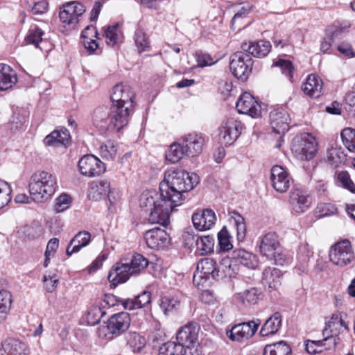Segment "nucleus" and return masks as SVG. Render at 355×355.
<instances>
[{"mask_svg":"<svg viewBox=\"0 0 355 355\" xmlns=\"http://www.w3.org/2000/svg\"><path fill=\"white\" fill-rule=\"evenodd\" d=\"M199 183L197 174L189 173L183 170L170 169L160 183V198L153 197L141 199V207L150 208L148 220L150 223H158L166 226L169 223L170 214L175 208L182 204L185 194Z\"/></svg>","mask_w":355,"mask_h":355,"instance_id":"f257e3e1","label":"nucleus"},{"mask_svg":"<svg viewBox=\"0 0 355 355\" xmlns=\"http://www.w3.org/2000/svg\"><path fill=\"white\" fill-rule=\"evenodd\" d=\"M134 97L135 93L128 85L117 84L113 87L110 96L111 125L122 129L128 124Z\"/></svg>","mask_w":355,"mask_h":355,"instance_id":"f03ea898","label":"nucleus"},{"mask_svg":"<svg viewBox=\"0 0 355 355\" xmlns=\"http://www.w3.org/2000/svg\"><path fill=\"white\" fill-rule=\"evenodd\" d=\"M148 260L141 254H134L130 263H117L110 270L109 281L114 285L124 283L131 276L141 273L148 266Z\"/></svg>","mask_w":355,"mask_h":355,"instance_id":"7ed1b4c3","label":"nucleus"},{"mask_svg":"<svg viewBox=\"0 0 355 355\" xmlns=\"http://www.w3.org/2000/svg\"><path fill=\"white\" fill-rule=\"evenodd\" d=\"M29 192L32 199L42 202L49 199L57 188L56 178L46 171H37L30 178Z\"/></svg>","mask_w":355,"mask_h":355,"instance_id":"20e7f679","label":"nucleus"},{"mask_svg":"<svg viewBox=\"0 0 355 355\" xmlns=\"http://www.w3.org/2000/svg\"><path fill=\"white\" fill-rule=\"evenodd\" d=\"M220 268L213 258L205 257L198 261L196 272L193 275V284L198 288L206 287L210 279L218 280L221 277Z\"/></svg>","mask_w":355,"mask_h":355,"instance_id":"39448f33","label":"nucleus"},{"mask_svg":"<svg viewBox=\"0 0 355 355\" xmlns=\"http://www.w3.org/2000/svg\"><path fill=\"white\" fill-rule=\"evenodd\" d=\"M259 252L269 260H273L277 265H284L286 259L282 252L277 236L274 233H268L261 239Z\"/></svg>","mask_w":355,"mask_h":355,"instance_id":"423d86ee","label":"nucleus"},{"mask_svg":"<svg viewBox=\"0 0 355 355\" xmlns=\"http://www.w3.org/2000/svg\"><path fill=\"white\" fill-rule=\"evenodd\" d=\"M230 69L236 78L242 81L246 80L252 69L250 55L243 51L234 53L230 58Z\"/></svg>","mask_w":355,"mask_h":355,"instance_id":"0eeeda50","label":"nucleus"},{"mask_svg":"<svg viewBox=\"0 0 355 355\" xmlns=\"http://www.w3.org/2000/svg\"><path fill=\"white\" fill-rule=\"evenodd\" d=\"M329 257L331 262L339 267L348 266L354 261V253L348 240L338 242L332 246Z\"/></svg>","mask_w":355,"mask_h":355,"instance_id":"6e6552de","label":"nucleus"},{"mask_svg":"<svg viewBox=\"0 0 355 355\" xmlns=\"http://www.w3.org/2000/svg\"><path fill=\"white\" fill-rule=\"evenodd\" d=\"M242 128V123L234 118L223 122L218 129L220 143L225 146L232 144L240 135Z\"/></svg>","mask_w":355,"mask_h":355,"instance_id":"1a4fd4ad","label":"nucleus"},{"mask_svg":"<svg viewBox=\"0 0 355 355\" xmlns=\"http://www.w3.org/2000/svg\"><path fill=\"white\" fill-rule=\"evenodd\" d=\"M81 174L88 177L98 176L105 171V164L92 155L83 156L78 162Z\"/></svg>","mask_w":355,"mask_h":355,"instance_id":"9d476101","label":"nucleus"},{"mask_svg":"<svg viewBox=\"0 0 355 355\" xmlns=\"http://www.w3.org/2000/svg\"><path fill=\"white\" fill-rule=\"evenodd\" d=\"M259 325V320L240 323L227 331L226 335L232 341H241L243 338L248 339L255 334Z\"/></svg>","mask_w":355,"mask_h":355,"instance_id":"9b49d317","label":"nucleus"},{"mask_svg":"<svg viewBox=\"0 0 355 355\" xmlns=\"http://www.w3.org/2000/svg\"><path fill=\"white\" fill-rule=\"evenodd\" d=\"M292 150L301 159L310 160L317 151L316 143L312 137L295 138L293 142Z\"/></svg>","mask_w":355,"mask_h":355,"instance_id":"f8f14e48","label":"nucleus"},{"mask_svg":"<svg viewBox=\"0 0 355 355\" xmlns=\"http://www.w3.org/2000/svg\"><path fill=\"white\" fill-rule=\"evenodd\" d=\"M291 178L287 171L281 166L275 165L270 170V182L272 188L279 193L288 191Z\"/></svg>","mask_w":355,"mask_h":355,"instance_id":"ddd939ff","label":"nucleus"},{"mask_svg":"<svg viewBox=\"0 0 355 355\" xmlns=\"http://www.w3.org/2000/svg\"><path fill=\"white\" fill-rule=\"evenodd\" d=\"M200 326L196 322H189L177 333L176 340L185 348H191L198 340Z\"/></svg>","mask_w":355,"mask_h":355,"instance_id":"4468645a","label":"nucleus"},{"mask_svg":"<svg viewBox=\"0 0 355 355\" xmlns=\"http://www.w3.org/2000/svg\"><path fill=\"white\" fill-rule=\"evenodd\" d=\"M180 141L184 145L187 156H196L202 151L205 142V137L201 133L192 132L182 136Z\"/></svg>","mask_w":355,"mask_h":355,"instance_id":"2eb2a0df","label":"nucleus"},{"mask_svg":"<svg viewBox=\"0 0 355 355\" xmlns=\"http://www.w3.org/2000/svg\"><path fill=\"white\" fill-rule=\"evenodd\" d=\"M144 239L148 248L156 250L164 248L170 243V237L167 232L159 227L146 231Z\"/></svg>","mask_w":355,"mask_h":355,"instance_id":"dca6fc26","label":"nucleus"},{"mask_svg":"<svg viewBox=\"0 0 355 355\" xmlns=\"http://www.w3.org/2000/svg\"><path fill=\"white\" fill-rule=\"evenodd\" d=\"M289 202L294 211L302 214L310 207L312 198L304 190L293 189L290 192Z\"/></svg>","mask_w":355,"mask_h":355,"instance_id":"f3484780","label":"nucleus"},{"mask_svg":"<svg viewBox=\"0 0 355 355\" xmlns=\"http://www.w3.org/2000/svg\"><path fill=\"white\" fill-rule=\"evenodd\" d=\"M270 125L272 131L278 135H284L289 129L291 121L288 113L283 108L273 110L270 113Z\"/></svg>","mask_w":355,"mask_h":355,"instance_id":"a211bd4d","label":"nucleus"},{"mask_svg":"<svg viewBox=\"0 0 355 355\" xmlns=\"http://www.w3.org/2000/svg\"><path fill=\"white\" fill-rule=\"evenodd\" d=\"M130 324V315L126 312H120L112 315L107 323L108 333L118 336L126 331Z\"/></svg>","mask_w":355,"mask_h":355,"instance_id":"6ab92c4d","label":"nucleus"},{"mask_svg":"<svg viewBox=\"0 0 355 355\" xmlns=\"http://www.w3.org/2000/svg\"><path fill=\"white\" fill-rule=\"evenodd\" d=\"M187 241L186 245L193 247L195 245L199 250L200 254H207L214 250V238L213 236H198L189 234L184 236Z\"/></svg>","mask_w":355,"mask_h":355,"instance_id":"aec40b11","label":"nucleus"},{"mask_svg":"<svg viewBox=\"0 0 355 355\" xmlns=\"http://www.w3.org/2000/svg\"><path fill=\"white\" fill-rule=\"evenodd\" d=\"M236 108L240 114L257 117L260 114V105L248 92L243 93L237 101Z\"/></svg>","mask_w":355,"mask_h":355,"instance_id":"412c9836","label":"nucleus"},{"mask_svg":"<svg viewBox=\"0 0 355 355\" xmlns=\"http://www.w3.org/2000/svg\"><path fill=\"white\" fill-rule=\"evenodd\" d=\"M215 212L211 209H205L192 216V222L196 229L200 231L210 230L216 223Z\"/></svg>","mask_w":355,"mask_h":355,"instance_id":"4be33fe9","label":"nucleus"},{"mask_svg":"<svg viewBox=\"0 0 355 355\" xmlns=\"http://www.w3.org/2000/svg\"><path fill=\"white\" fill-rule=\"evenodd\" d=\"M28 347L24 342L9 338L1 343L0 355H28Z\"/></svg>","mask_w":355,"mask_h":355,"instance_id":"5701e85b","label":"nucleus"},{"mask_svg":"<svg viewBox=\"0 0 355 355\" xmlns=\"http://www.w3.org/2000/svg\"><path fill=\"white\" fill-rule=\"evenodd\" d=\"M282 271L276 268L268 267L262 272L261 282L269 292L277 290L281 285Z\"/></svg>","mask_w":355,"mask_h":355,"instance_id":"b1692460","label":"nucleus"},{"mask_svg":"<svg viewBox=\"0 0 355 355\" xmlns=\"http://www.w3.org/2000/svg\"><path fill=\"white\" fill-rule=\"evenodd\" d=\"M243 51L248 52L250 55L261 58L266 56L271 49L270 42L259 40L254 42L243 43L241 46Z\"/></svg>","mask_w":355,"mask_h":355,"instance_id":"393cba45","label":"nucleus"},{"mask_svg":"<svg viewBox=\"0 0 355 355\" xmlns=\"http://www.w3.org/2000/svg\"><path fill=\"white\" fill-rule=\"evenodd\" d=\"M111 108L110 111L105 107H99L94 112L93 121L94 124L101 129L116 130L119 131L121 129L111 125Z\"/></svg>","mask_w":355,"mask_h":355,"instance_id":"a878e982","label":"nucleus"},{"mask_svg":"<svg viewBox=\"0 0 355 355\" xmlns=\"http://www.w3.org/2000/svg\"><path fill=\"white\" fill-rule=\"evenodd\" d=\"M322 89V81L315 74H310L306 79V81L302 85V90L306 95L318 98L321 95Z\"/></svg>","mask_w":355,"mask_h":355,"instance_id":"bb28decb","label":"nucleus"},{"mask_svg":"<svg viewBox=\"0 0 355 355\" xmlns=\"http://www.w3.org/2000/svg\"><path fill=\"white\" fill-rule=\"evenodd\" d=\"M17 82L16 72L8 64L0 63V90H8Z\"/></svg>","mask_w":355,"mask_h":355,"instance_id":"cd10ccee","label":"nucleus"},{"mask_svg":"<svg viewBox=\"0 0 355 355\" xmlns=\"http://www.w3.org/2000/svg\"><path fill=\"white\" fill-rule=\"evenodd\" d=\"M71 138L69 132L65 128L60 130H55L48 135L44 139L45 145L49 146H58L62 145L67 146Z\"/></svg>","mask_w":355,"mask_h":355,"instance_id":"c85d7f7f","label":"nucleus"},{"mask_svg":"<svg viewBox=\"0 0 355 355\" xmlns=\"http://www.w3.org/2000/svg\"><path fill=\"white\" fill-rule=\"evenodd\" d=\"M91 239V234L89 232L81 231L77 233L71 240L67 248V254L71 256L73 253L78 252L83 247L87 246Z\"/></svg>","mask_w":355,"mask_h":355,"instance_id":"c756f323","label":"nucleus"},{"mask_svg":"<svg viewBox=\"0 0 355 355\" xmlns=\"http://www.w3.org/2000/svg\"><path fill=\"white\" fill-rule=\"evenodd\" d=\"M232 259L235 264H241L248 268L254 269L258 264L256 257L243 249L235 250L232 253Z\"/></svg>","mask_w":355,"mask_h":355,"instance_id":"7c9ffc66","label":"nucleus"},{"mask_svg":"<svg viewBox=\"0 0 355 355\" xmlns=\"http://www.w3.org/2000/svg\"><path fill=\"white\" fill-rule=\"evenodd\" d=\"M282 315L275 312L271 315L262 326L259 334L264 337L276 334L282 326Z\"/></svg>","mask_w":355,"mask_h":355,"instance_id":"2f4dec72","label":"nucleus"},{"mask_svg":"<svg viewBox=\"0 0 355 355\" xmlns=\"http://www.w3.org/2000/svg\"><path fill=\"white\" fill-rule=\"evenodd\" d=\"M110 182L107 180H101L91 184L88 197L93 200H98L103 197L107 196L110 191Z\"/></svg>","mask_w":355,"mask_h":355,"instance_id":"473e14b6","label":"nucleus"},{"mask_svg":"<svg viewBox=\"0 0 355 355\" xmlns=\"http://www.w3.org/2000/svg\"><path fill=\"white\" fill-rule=\"evenodd\" d=\"M13 302L11 293L7 290L0 291V323L5 321L11 310Z\"/></svg>","mask_w":355,"mask_h":355,"instance_id":"72a5a7b5","label":"nucleus"},{"mask_svg":"<svg viewBox=\"0 0 355 355\" xmlns=\"http://www.w3.org/2000/svg\"><path fill=\"white\" fill-rule=\"evenodd\" d=\"M184 155L187 156L185 148L179 139L170 146L166 153V159L171 163H176Z\"/></svg>","mask_w":355,"mask_h":355,"instance_id":"f704fd0d","label":"nucleus"},{"mask_svg":"<svg viewBox=\"0 0 355 355\" xmlns=\"http://www.w3.org/2000/svg\"><path fill=\"white\" fill-rule=\"evenodd\" d=\"M125 338L127 345L134 353L139 352L146 344L145 338L137 332H128Z\"/></svg>","mask_w":355,"mask_h":355,"instance_id":"c9c22d12","label":"nucleus"},{"mask_svg":"<svg viewBox=\"0 0 355 355\" xmlns=\"http://www.w3.org/2000/svg\"><path fill=\"white\" fill-rule=\"evenodd\" d=\"M291 353V347L284 341L267 345L263 351V355H290Z\"/></svg>","mask_w":355,"mask_h":355,"instance_id":"e433bc0d","label":"nucleus"},{"mask_svg":"<svg viewBox=\"0 0 355 355\" xmlns=\"http://www.w3.org/2000/svg\"><path fill=\"white\" fill-rule=\"evenodd\" d=\"M238 299L244 304L250 305L257 303L261 295V291L252 287L237 294Z\"/></svg>","mask_w":355,"mask_h":355,"instance_id":"4c0bfd02","label":"nucleus"},{"mask_svg":"<svg viewBox=\"0 0 355 355\" xmlns=\"http://www.w3.org/2000/svg\"><path fill=\"white\" fill-rule=\"evenodd\" d=\"M159 355H185L186 348L180 343L167 342L164 343L159 349Z\"/></svg>","mask_w":355,"mask_h":355,"instance_id":"58836bf2","label":"nucleus"},{"mask_svg":"<svg viewBox=\"0 0 355 355\" xmlns=\"http://www.w3.org/2000/svg\"><path fill=\"white\" fill-rule=\"evenodd\" d=\"M180 300L172 296H164L160 300L159 306L166 315L172 314L180 308Z\"/></svg>","mask_w":355,"mask_h":355,"instance_id":"ea45409f","label":"nucleus"},{"mask_svg":"<svg viewBox=\"0 0 355 355\" xmlns=\"http://www.w3.org/2000/svg\"><path fill=\"white\" fill-rule=\"evenodd\" d=\"M44 31L37 26H31L28 30V34L25 37V42L28 44H33L35 47H39V44L42 41Z\"/></svg>","mask_w":355,"mask_h":355,"instance_id":"a19ab883","label":"nucleus"},{"mask_svg":"<svg viewBox=\"0 0 355 355\" xmlns=\"http://www.w3.org/2000/svg\"><path fill=\"white\" fill-rule=\"evenodd\" d=\"M60 20L68 25L78 23L77 17L75 15L74 10L70 2L63 6V10L59 13Z\"/></svg>","mask_w":355,"mask_h":355,"instance_id":"79ce46f5","label":"nucleus"},{"mask_svg":"<svg viewBox=\"0 0 355 355\" xmlns=\"http://www.w3.org/2000/svg\"><path fill=\"white\" fill-rule=\"evenodd\" d=\"M341 139L346 148L355 153V129L346 128L341 132Z\"/></svg>","mask_w":355,"mask_h":355,"instance_id":"37998d69","label":"nucleus"},{"mask_svg":"<svg viewBox=\"0 0 355 355\" xmlns=\"http://www.w3.org/2000/svg\"><path fill=\"white\" fill-rule=\"evenodd\" d=\"M324 338L320 340L321 343V347L323 350H330L334 349L335 347L339 343L340 338L337 336L336 332H330V329L327 331L325 336H323Z\"/></svg>","mask_w":355,"mask_h":355,"instance_id":"c03bdc74","label":"nucleus"},{"mask_svg":"<svg viewBox=\"0 0 355 355\" xmlns=\"http://www.w3.org/2000/svg\"><path fill=\"white\" fill-rule=\"evenodd\" d=\"M232 218L234 220L237 232V239L239 241H243L246 234V225L243 217L238 212L234 211L232 213Z\"/></svg>","mask_w":355,"mask_h":355,"instance_id":"a18cd8bd","label":"nucleus"},{"mask_svg":"<svg viewBox=\"0 0 355 355\" xmlns=\"http://www.w3.org/2000/svg\"><path fill=\"white\" fill-rule=\"evenodd\" d=\"M346 159V155L340 148H331L328 151V161L330 164L337 166Z\"/></svg>","mask_w":355,"mask_h":355,"instance_id":"49530a36","label":"nucleus"},{"mask_svg":"<svg viewBox=\"0 0 355 355\" xmlns=\"http://www.w3.org/2000/svg\"><path fill=\"white\" fill-rule=\"evenodd\" d=\"M339 327H344L348 329L347 324L341 318H339L337 315H333L331 319L326 323L325 327L322 331V336H325L329 329H330L331 333L336 332Z\"/></svg>","mask_w":355,"mask_h":355,"instance_id":"de8ad7c7","label":"nucleus"},{"mask_svg":"<svg viewBox=\"0 0 355 355\" xmlns=\"http://www.w3.org/2000/svg\"><path fill=\"white\" fill-rule=\"evenodd\" d=\"M339 327H344L348 329L347 324L341 318H339L337 315H333L331 319L326 323L325 327L322 331V336H325L329 329H330L331 333L336 332Z\"/></svg>","mask_w":355,"mask_h":355,"instance_id":"09e8293b","label":"nucleus"},{"mask_svg":"<svg viewBox=\"0 0 355 355\" xmlns=\"http://www.w3.org/2000/svg\"><path fill=\"white\" fill-rule=\"evenodd\" d=\"M117 153V148L112 141H107L100 147V154L103 159H114Z\"/></svg>","mask_w":355,"mask_h":355,"instance_id":"8fccbe9b","label":"nucleus"},{"mask_svg":"<svg viewBox=\"0 0 355 355\" xmlns=\"http://www.w3.org/2000/svg\"><path fill=\"white\" fill-rule=\"evenodd\" d=\"M230 235L225 227L218 233V245L221 251L226 252L233 247L230 241Z\"/></svg>","mask_w":355,"mask_h":355,"instance_id":"3c124183","label":"nucleus"},{"mask_svg":"<svg viewBox=\"0 0 355 355\" xmlns=\"http://www.w3.org/2000/svg\"><path fill=\"white\" fill-rule=\"evenodd\" d=\"M135 42L139 52L149 48V41L142 29H137L135 33Z\"/></svg>","mask_w":355,"mask_h":355,"instance_id":"603ef678","label":"nucleus"},{"mask_svg":"<svg viewBox=\"0 0 355 355\" xmlns=\"http://www.w3.org/2000/svg\"><path fill=\"white\" fill-rule=\"evenodd\" d=\"M275 66L279 67L282 73L293 82L294 67L291 61L280 59L275 62Z\"/></svg>","mask_w":355,"mask_h":355,"instance_id":"864d4df0","label":"nucleus"},{"mask_svg":"<svg viewBox=\"0 0 355 355\" xmlns=\"http://www.w3.org/2000/svg\"><path fill=\"white\" fill-rule=\"evenodd\" d=\"M10 189L7 182L0 180V209L10 201Z\"/></svg>","mask_w":355,"mask_h":355,"instance_id":"5fc2aeb1","label":"nucleus"},{"mask_svg":"<svg viewBox=\"0 0 355 355\" xmlns=\"http://www.w3.org/2000/svg\"><path fill=\"white\" fill-rule=\"evenodd\" d=\"M105 314L99 306H94L88 311L87 322L90 325H95L98 324L103 316Z\"/></svg>","mask_w":355,"mask_h":355,"instance_id":"6e6d98bb","label":"nucleus"},{"mask_svg":"<svg viewBox=\"0 0 355 355\" xmlns=\"http://www.w3.org/2000/svg\"><path fill=\"white\" fill-rule=\"evenodd\" d=\"M337 178L343 188L348 189L351 192H355V184L347 171L339 172Z\"/></svg>","mask_w":355,"mask_h":355,"instance_id":"4d7b16f0","label":"nucleus"},{"mask_svg":"<svg viewBox=\"0 0 355 355\" xmlns=\"http://www.w3.org/2000/svg\"><path fill=\"white\" fill-rule=\"evenodd\" d=\"M70 204L71 198L69 196L65 193L62 194L56 199L54 210L57 213L62 212L69 207Z\"/></svg>","mask_w":355,"mask_h":355,"instance_id":"13d9d810","label":"nucleus"},{"mask_svg":"<svg viewBox=\"0 0 355 355\" xmlns=\"http://www.w3.org/2000/svg\"><path fill=\"white\" fill-rule=\"evenodd\" d=\"M345 28L337 26H330L326 30L325 35L334 44L341 39Z\"/></svg>","mask_w":355,"mask_h":355,"instance_id":"bf43d9fd","label":"nucleus"},{"mask_svg":"<svg viewBox=\"0 0 355 355\" xmlns=\"http://www.w3.org/2000/svg\"><path fill=\"white\" fill-rule=\"evenodd\" d=\"M250 9L245 7H242L232 17L231 21V28L232 30L235 31L237 29L238 31L241 30L243 27H236V24H239L240 21L243 20L247 15L249 13Z\"/></svg>","mask_w":355,"mask_h":355,"instance_id":"052dcab7","label":"nucleus"},{"mask_svg":"<svg viewBox=\"0 0 355 355\" xmlns=\"http://www.w3.org/2000/svg\"><path fill=\"white\" fill-rule=\"evenodd\" d=\"M232 258L226 257L223 258L220 263L219 266H218V268H220V272L219 273L221 275V277L220 279H222L225 277L229 276L231 277L232 275L231 267H232Z\"/></svg>","mask_w":355,"mask_h":355,"instance_id":"680f3d73","label":"nucleus"},{"mask_svg":"<svg viewBox=\"0 0 355 355\" xmlns=\"http://www.w3.org/2000/svg\"><path fill=\"white\" fill-rule=\"evenodd\" d=\"M337 50L345 58H351L355 57V51L353 50L350 43L343 42L337 46Z\"/></svg>","mask_w":355,"mask_h":355,"instance_id":"e2e57ef3","label":"nucleus"},{"mask_svg":"<svg viewBox=\"0 0 355 355\" xmlns=\"http://www.w3.org/2000/svg\"><path fill=\"white\" fill-rule=\"evenodd\" d=\"M117 26H108L105 31L104 35L106 37V42L109 45L114 46L116 44L118 34L116 33Z\"/></svg>","mask_w":355,"mask_h":355,"instance_id":"0e129e2a","label":"nucleus"},{"mask_svg":"<svg viewBox=\"0 0 355 355\" xmlns=\"http://www.w3.org/2000/svg\"><path fill=\"white\" fill-rule=\"evenodd\" d=\"M313 251L307 244L301 245L299 248L298 256L303 263L309 261L310 257L313 256Z\"/></svg>","mask_w":355,"mask_h":355,"instance_id":"69168bd1","label":"nucleus"},{"mask_svg":"<svg viewBox=\"0 0 355 355\" xmlns=\"http://www.w3.org/2000/svg\"><path fill=\"white\" fill-rule=\"evenodd\" d=\"M24 123L25 119L24 116L19 114H14L10 122V128L12 131L15 132L22 128Z\"/></svg>","mask_w":355,"mask_h":355,"instance_id":"338daca9","label":"nucleus"},{"mask_svg":"<svg viewBox=\"0 0 355 355\" xmlns=\"http://www.w3.org/2000/svg\"><path fill=\"white\" fill-rule=\"evenodd\" d=\"M48 10V3L45 0L39 1L34 3L31 7V11L33 15H42Z\"/></svg>","mask_w":355,"mask_h":355,"instance_id":"774afa93","label":"nucleus"}]
</instances>
